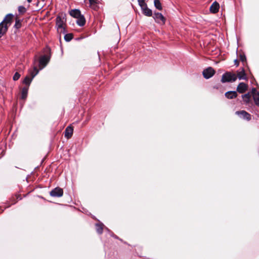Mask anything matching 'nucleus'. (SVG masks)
Returning a JSON list of instances; mask_svg holds the SVG:
<instances>
[{"label": "nucleus", "instance_id": "nucleus-1", "mask_svg": "<svg viewBox=\"0 0 259 259\" xmlns=\"http://www.w3.org/2000/svg\"><path fill=\"white\" fill-rule=\"evenodd\" d=\"M13 17L12 14H7L0 23V38L7 31L8 27L12 24Z\"/></svg>", "mask_w": 259, "mask_h": 259}, {"label": "nucleus", "instance_id": "nucleus-2", "mask_svg": "<svg viewBox=\"0 0 259 259\" xmlns=\"http://www.w3.org/2000/svg\"><path fill=\"white\" fill-rule=\"evenodd\" d=\"M237 79L236 74L227 72L222 75L221 81L223 83L227 82H234Z\"/></svg>", "mask_w": 259, "mask_h": 259}, {"label": "nucleus", "instance_id": "nucleus-3", "mask_svg": "<svg viewBox=\"0 0 259 259\" xmlns=\"http://www.w3.org/2000/svg\"><path fill=\"white\" fill-rule=\"evenodd\" d=\"M64 24L65 22L64 19L62 18L59 16H57L56 18V26L59 32L61 33H65V28L64 27Z\"/></svg>", "mask_w": 259, "mask_h": 259}, {"label": "nucleus", "instance_id": "nucleus-4", "mask_svg": "<svg viewBox=\"0 0 259 259\" xmlns=\"http://www.w3.org/2000/svg\"><path fill=\"white\" fill-rule=\"evenodd\" d=\"M215 73L214 70L212 67H208L203 71V75L204 78L208 79L211 77Z\"/></svg>", "mask_w": 259, "mask_h": 259}, {"label": "nucleus", "instance_id": "nucleus-5", "mask_svg": "<svg viewBox=\"0 0 259 259\" xmlns=\"http://www.w3.org/2000/svg\"><path fill=\"white\" fill-rule=\"evenodd\" d=\"M50 195L53 197H61L63 194V189L59 188L57 187L54 189H53L50 193Z\"/></svg>", "mask_w": 259, "mask_h": 259}, {"label": "nucleus", "instance_id": "nucleus-6", "mask_svg": "<svg viewBox=\"0 0 259 259\" xmlns=\"http://www.w3.org/2000/svg\"><path fill=\"white\" fill-rule=\"evenodd\" d=\"M49 57L46 55L42 56L40 58L39 61V65L40 69H42L47 65L49 61Z\"/></svg>", "mask_w": 259, "mask_h": 259}, {"label": "nucleus", "instance_id": "nucleus-7", "mask_svg": "<svg viewBox=\"0 0 259 259\" xmlns=\"http://www.w3.org/2000/svg\"><path fill=\"white\" fill-rule=\"evenodd\" d=\"M153 18L157 23L160 24H164L165 19L162 14L156 13L154 14Z\"/></svg>", "mask_w": 259, "mask_h": 259}, {"label": "nucleus", "instance_id": "nucleus-8", "mask_svg": "<svg viewBox=\"0 0 259 259\" xmlns=\"http://www.w3.org/2000/svg\"><path fill=\"white\" fill-rule=\"evenodd\" d=\"M236 114L244 119L247 120L251 119V115L244 110L236 111Z\"/></svg>", "mask_w": 259, "mask_h": 259}, {"label": "nucleus", "instance_id": "nucleus-9", "mask_svg": "<svg viewBox=\"0 0 259 259\" xmlns=\"http://www.w3.org/2000/svg\"><path fill=\"white\" fill-rule=\"evenodd\" d=\"M251 94L255 104L259 106V93L256 91V89L252 88L251 90Z\"/></svg>", "mask_w": 259, "mask_h": 259}, {"label": "nucleus", "instance_id": "nucleus-10", "mask_svg": "<svg viewBox=\"0 0 259 259\" xmlns=\"http://www.w3.org/2000/svg\"><path fill=\"white\" fill-rule=\"evenodd\" d=\"M247 90V85L244 82L240 83L237 88V91L240 93H243Z\"/></svg>", "mask_w": 259, "mask_h": 259}, {"label": "nucleus", "instance_id": "nucleus-11", "mask_svg": "<svg viewBox=\"0 0 259 259\" xmlns=\"http://www.w3.org/2000/svg\"><path fill=\"white\" fill-rule=\"evenodd\" d=\"M73 127L71 126H68L66 127L65 129V132H64V136L65 137L69 139L71 137L73 134Z\"/></svg>", "mask_w": 259, "mask_h": 259}, {"label": "nucleus", "instance_id": "nucleus-12", "mask_svg": "<svg viewBox=\"0 0 259 259\" xmlns=\"http://www.w3.org/2000/svg\"><path fill=\"white\" fill-rule=\"evenodd\" d=\"M219 8H220V5H219V3L215 2L212 3V4L210 6L209 9L211 13H216L218 12Z\"/></svg>", "mask_w": 259, "mask_h": 259}, {"label": "nucleus", "instance_id": "nucleus-13", "mask_svg": "<svg viewBox=\"0 0 259 259\" xmlns=\"http://www.w3.org/2000/svg\"><path fill=\"white\" fill-rule=\"evenodd\" d=\"M143 13L147 16H151L152 15V11L149 9L147 5H145L144 7H141Z\"/></svg>", "mask_w": 259, "mask_h": 259}, {"label": "nucleus", "instance_id": "nucleus-14", "mask_svg": "<svg viewBox=\"0 0 259 259\" xmlns=\"http://www.w3.org/2000/svg\"><path fill=\"white\" fill-rule=\"evenodd\" d=\"M225 96L228 99H232L237 96V94L236 91H229L225 93Z\"/></svg>", "mask_w": 259, "mask_h": 259}, {"label": "nucleus", "instance_id": "nucleus-15", "mask_svg": "<svg viewBox=\"0 0 259 259\" xmlns=\"http://www.w3.org/2000/svg\"><path fill=\"white\" fill-rule=\"evenodd\" d=\"M243 102L246 104H249L251 101V94L249 93L242 96Z\"/></svg>", "mask_w": 259, "mask_h": 259}, {"label": "nucleus", "instance_id": "nucleus-16", "mask_svg": "<svg viewBox=\"0 0 259 259\" xmlns=\"http://www.w3.org/2000/svg\"><path fill=\"white\" fill-rule=\"evenodd\" d=\"M70 15L76 19L81 15L80 11L77 9L72 10L70 12Z\"/></svg>", "mask_w": 259, "mask_h": 259}, {"label": "nucleus", "instance_id": "nucleus-17", "mask_svg": "<svg viewBox=\"0 0 259 259\" xmlns=\"http://www.w3.org/2000/svg\"><path fill=\"white\" fill-rule=\"evenodd\" d=\"M85 23V20L83 15H80L77 18L76 23L80 26H83Z\"/></svg>", "mask_w": 259, "mask_h": 259}, {"label": "nucleus", "instance_id": "nucleus-18", "mask_svg": "<svg viewBox=\"0 0 259 259\" xmlns=\"http://www.w3.org/2000/svg\"><path fill=\"white\" fill-rule=\"evenodd\" d=\"M237 77H238L239 79H246V74L245 73L244 70L243 69H242V70L240 71L237 72Z\"/></svg>", "mask_w": 259, "mask_h": 259}, {"label": "nucleus", "instance_id": "nucleus-19", "mask_svg": "<svg viewBox=\"0 0 259 259\" xmlns=\"http://www.w3.org/2000/svg\"><path fill=\"white\" fill-rule=\"evenodd\" d=\"M103 226V224H97L96 225V231L98 234H101L102 233Z\"/></svg>", "mask_w": 259, "mask_h": 259}, {"label": "nucleus", "instance_id": "nucleus-20", "mask_svg": "<svg viewBox=\"0 0 259 259\" xmlns=\"http://www.w3.org/2000/svg\"><path fill=\"white\" fill-rule=\"evenodd\" d=\"M28 88H23L21 91V99H25L27 96Z\"/></svg>", "mask_w": 259, "mask_h": 259}, {"label": "nucleus", "instance_id": "nucleus-21", "mask_svg": "<svg viewBox=\"0 0 259 259\" xmlns=\"http://www.w3.org/2000/svg\"><path fill=\"white\" fill-rule=\"evenodd\" d=\"M154 6L159 10H162V6L159 0L154 1Z\"/></svg>", "mask_w": 259, "mask_h": 259}, {"label": "nucleus", "instance_id": "nucleus-22", "mask_svg": "<svg viewBox=\"0 0 259 259\" xmlns=\"http://www.w3.org/2000/svg\"><path fill=\"white\" fill-rule=\"evenodd\" d=\"M73 38V35L71 33L66 34L64 36V39L66 41H70Z\"/></svg>", "mask_w": 259, "mask_h": 259}, {"label": "nucleus", "instance_id": "nucleus-23", "mask_svg": "<svg viewBox=\"0 0 259 259\" xmlns=\"http://www.w3.org/2000/svg\"><path fill=\"white\" fill-rule=\"evenodd\" d=\"M32 80V78H30L29 77L26 76L24 78L23 82V83H25V84L29 85L30 84V83H31Z\"/></svg>", "mask_w": 259, "mask_h": 259}, {"label": "nucleus", "instance_id": "nucleus-24", "mask_svg": "<svg viewBox=\"0 0 259 259\" xmlns=\"http://www.w3.org/2000/svg\"><path fill=\"white\" fill-rule=\"evenodd\" d=\"M14 27L16 28H17V29L20 28L21 27V20L17 19L16 20V22H15V24Z\"/></svg>", "mask_w": 259, "mask_h": 259}, {"label": "nucleus", "instance_id": "nucleus-25", "mask_svg": "<svg viewBox=\"0 0 259 259\" xmlns=\"http://www.w3.org/2000/svg\"><path fill=\"white\" fill-rule=\"evenodd\" d=\"M38 71V70L36 67H34L33 71L31 72L32 78L34 77V76L37 74Z\"/></svg>", "mask_w": 259, "mask_h": 259}, {"label": "nucleus", "instance_id": "nucleus-26", "mask_svg": "<svg viewBox=\"0 0 259 259\" xmlns=\"http://www.w3.org/2000/svg\"><path fill=\"white\" fill-rule=\"evenodd\" d=\"M18 11L20 14H24L26 12V9L23 6H19L18 7Z\"/></svg>", "mask_w": 259, "mask_h": 259}, {"label": "nucleus", "instance_id": "nucleus-27", "mask_svg": "<svg viewBox=\"0 0 259 259\" xmlns=\"http://www.w3.org/2000/svg\"><path fill=\"white\" fill-rule=\"evenodd\" d=\"M20 77V74L18 72H16L13 76V79L14 80L16 81L19 79Z\"/></svg>", "mask_w": 259, "mask_h": 259}, {"label": "nucleus", "instance_id": "nucleus-28", "mask_svg": "<svg viewBox=\"0 0 259 259\" xmlns=\"http://www.w3.org/2000/svg\"><path fill=\"white\" fill-rule=\"evenodd\" d=\"M138 2L141 7H144V6L146 5L145 2V0H138Z\"/></svg>", "mask_w": 259, "mask_h": 259}, {"label": "nucleus", "instance_id": "nucleus-29", "mask_svg": "<svg viewBox=\"0 0 259 259\" xmlns=\"http://www.w3.org/2000/svg\"><path fill=\"white\" fill-rule=\"evenodd\" d=\"M240 59L241 61L244 62L246 60V57L244 55H240Z\"/></svg>", "mask_w": 259, "mask_h": 259}, {"label": "nucleus", "instance_id": "nucleus-30", "mask_svg": "<svg viewBox=\"0 0 259 259\" xmlns=\"http://www.w3.org/2000/svg\"><path fill=\"white\" fill-rule=\"evenodd\" d=\"M90 3L92 5L94 4H96L97 3V0H89Z\"/></svg>", "mask_w": 259, "mask_h": 259}, {"label": "nucleus", "instance_id": "nucleus-31", "mask_svg": "<svg viewBox=\"0 0 259 259\" xmlns=\"http://www.w3.org/2000/svg\"><path fill=\"white\" fill-rule=\"evenodd\" d=\"M235 64H236L237 66H238V65H239V62H238V61H237V60H236L235 61Z\"/></svg>", "mask_w": 259, "mask_h": 259}, {"label": "nucleus", "instance_id": "nucleus-32", "mask_svg": "<svg viewBox=\"0 0 259 259\" xmlns=\"http://www.w3.org/2000/svg\"><path fill=\"white\" fill-rule=\"evenodd\" d=\"M32 0H27V1L29 3H30L31 2H32Z\"/></svg>", "mask_w": 259, "mask_h": 259}]
</instances>
